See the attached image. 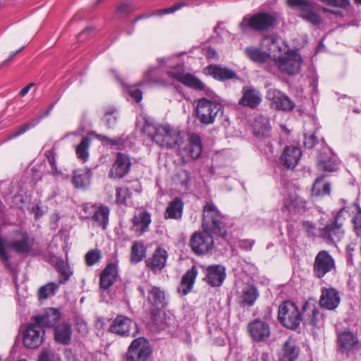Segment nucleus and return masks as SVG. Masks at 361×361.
I'll return each instance as SVG.
<instances>
[{
    "label": "nucleus",
    "mask_w": 361,
    "mask_h": 361,
    "mask_svg": "<svg viewBox=\"0 0 361 361\" xmlns=\"http://www.w3.org/2000/svg\"><path fill=\"white\" fill-rule=\"evenodd\" d=\"M55 105V103H52L47 109V111L42 114L39 118L32 120L30 122L26 123L23 124L22 126H20L15 133L13 134H11L6 140H4L1 143L7 142L13 138L17 137L24 133H25L28 129L30 128H33L35 126H37L44 117H47L49 116L51 110L53 109L54 106Z\"/></svg>",
    "instance_id": "4c0bfd02"
},
{
    "label": "nucleus",
    "mask_w": 361,
    "mask_h": 361,
    "mask_svg": "<svg viewBox=\"0 0 361 361\" xmlns=\"http://www.w3.org/2000/svg\"><path fill=\"white\" fill-rule=\"evenodd\" d=\"M190 245L192 252L197 255H203L209 252L214 245L212 235L206 231L195 232L190 240Z\"/></svg>",
    "instance_id": "f8f14e48"
},
{
    "label": "nucleus",
    "mask_w": 361,
    "mask_h": 361,
    "mask_svg": "<svg viewBox=\"0 0 361 361\" xmlns=\"http://www.w3.org/2000/svg\"><path fill=\"white\" fill-rule=\"evenodd\" d=\"M179 153L183 157L198 159L202 152V140L199 135L192 133L189 135L187 144L178 147Z\"/></svg>",
    "instance_id": "aec40b11"
},
{
    "label": "nucleus",
    "mask_w": 361,
    "mask_h": 361,
    "mask_svg": "<svg viewBox=\"0 0 361 361\" xmlns=\"http://www.w3.org/2000/svg\"><path fill=\"white\" fill-rule=\"evenodd\" d=\"M307 202L296 194H288L284 198V208L290 214H301L306 209Z\"/></svg>",
    "instance_id": "c85d7f7f"
},
{
    "label": "nucleus",
    "mask_w": 361,
    "mask_h": 361,
    "mask_svg": "<svg viewBox=\"0 0 361 361\" xmlns=\"http://www.w3.org/2000/svg\"><path fill=\"white\" fill-rule=\"evenodd\" d=\"M299 353L300 348L296 345L295 341L289 338L283 345L280 361H295Z\"/></svg>",
    "instance_id": "2f4dec72"
},
{
    "label": "nucleus",
    "mask_w": 361,
    "mask_h": 361,
    "mask_svg": "<svg viewBox=\"0 0 361 361\" xmlns=\"http://www.w3.org/2000/svg\"><path fill=\"white\" fill-rule=\"evenodd\" d=\"M128 93L136 102H140L142 99V92L136 86H131L128 88Z\"/></svg>",
    "instance_id": "bf43d9fd"
},
{
    "label": "nucleus",
    "mask_w": 361,
    "mask_h": 361,
    "mask_svg": "<svg viewBox=\"0 0 361 361\" xmlns=\"http://www.w3.org/2000/svg\"><path fill=\"white\" fill-rule=\"evenodd\" d=\"M91 143V138L86 136L84 137L80 143L76 147L75 151L78 158L86 161L89 158V147Z\"/></svg>",
    "instance_id": "de8ad7c7"
},
{
    "label": "nucleus",
    "mask_w": 361,
    "mask_h": 361,
    "mask_svg": "<svg viewBox=\"0 0 361 361\" xmlns=\"http://www.w3.org/2000/svg\"><path fill=\"white\" fill-rule=\"evenodd\" d=\"M56 269L60 275L59 284H64L72 275L69 265L61 259L56 261Z\"/></svg>",
    "instance_id": "a18cd8bd"
},
{
    "label": "nucleus",
    "mask_w": 361,
    "mask_h": 361,
    "mask_svg": "<svg viewBox=\"0 0 361 361\" xmlns=\"http://www.w3.org/2000/svg\"><path fill=\"white\" fill-rule=\"evenodd\" d=\"M252 127L255 135L262 137L271 136V127L268 117L262 115L256 116Z\"/></svg>",
    "instance_id": "473e14b6"
},
{
    "label": "nucleus",
    "mask_w": 361,
    "mask_h": 361,
    "mask_svg": "<svg viewBox=\"0 0 361 361\" xmlns=\"http://www.w3.org/2000/svg\"><path fill=\"white\" fill-rule=\"evenodd\" d=\"M116 202L119 204H128L131 197L130 189L127 187L117 188L116 190Z\"/></svg>",
    "instance_id": "3c124183"
},
{
    "label": "nucleus",
    "mask_w": 361,
    "mask_h": 361,
    "mask_svg": "<svg viewBox=\"0 0 361 361\" xmlns=\"http://www.w3.org/2000/svg\"><path fill=\"white\" fill-rule=\"evenodd\" d=\"M276 17L267 12H259L253 15H245L239 23L241 32L246 34L249 30L264 32L269 30L276 23Z\"/></svg>",
    "instance_id": "423d86ee"
},
{
    "label": "nucleus",
    "mask_w": 361,
    "mask_h": 361,
    "mask_svg": "<svg viewBox=\"0 0 361 361\" xmlns=\"http://www.w3.org/2000/svg\"><path fill=\"white\" fill-rule=\"evenodd\" d=\"M130 166L131 162L129 157L126 154L119 152L110 169L109 176L112 178H121L129 172Z\"/></svg>",
    "instance_id": "4be33fe9"
},
{
    "label": "nucleus",
    "mask_w": 361,
    "mask_h": 361,
    "mask_svg": "<svg viewBox=\"0 0 361 361\" xmlns=\"http://www.w3.org/2000/svg\"><path fill=\"white\" fill-rule=\"evenodd\" d=\"M61 317L60 312L54 308L45 310L42 314L35 315L33 319L42 329L54 327Z\"/></svg>",
    "instance_id": "5701e85b"
},
{
    "label": "nucleus",
    "mask_w": 361,
    "mask_h": 361,
    "mask_svg": "<svg viewBox=\"0 0 361 361\" xmlns=\"http://www.w3.org/2000/svg\"><path fill=\"white\" fill-rule=\"evenodd\" d=\"M311 310V316L310 317V319H308L309 322L312 324L314 326L317 325L318 324V319L317 317L319 315V310L316 307H312L310 306V309Z\"/></svg>",
    "instance_id": "69168bd1"
},
{
    "label": "nucleus",
    "mask_w": 361,
    "mask_h": 361,
    "mask_svg": "<svg viewBox=\"0 0 361 361\" xmlns=\"http://www.w3.org/2000/svg\"><path fill=\"white\" fill-rule=\"evenodd\" d=\"M337 347L341 353L349 354L358 351L360 343L356 334L350 331L337 333Z\"/></svg>",
    "instance_id": "f3484780"
},
{
    "label": "nucleus",
    "mask_w": 361,
    "mask_h": 361,
    "mask_svg": "<svg viewBox=\"0 0 361 361\" xmlns=\"http://www.w3.org/2000/svg\"><path fill=\"white\" fill-rule=\"evenodd\" d=\"M197 275V271L195 266H192L183 276L180 286H178V292L183 295L189 293L195 283Z\"/></svg>",
    "instance_id": "72a5a7b5"
},
{
    "label": "nucleus",
    "mask_w": 361,
    "mask_h": 361,
    "mask_svg": "<svg viewBox=\"0 0 361 361\" xmlns=\"http://www.w3.org/2000/svg\"><path fill=\"white\" fill-rule=\"evenodd\" d=\"M248 334L256 343H267L271 336V326L266 321L255 319L247 324Z\"/></svg>",
    "instance_id": "4468645a"
},
{
    "label": "nucleus",
    "mask_w": 361,
    "mask_h": 361,
    "mask_svg": "<svg viewBox=\"0 0 361 361\" xmlns=\"http://www.w3.org/2000/svg\"><path fill=\"white\" fill-rule=\"evenodd\" d=\"M302 152L300 148L294 146L285 147L281 157V163L287 168H294L300 160Z\"/></svg>",
    "instance_id": "cd10ccee"
},
{
    "label": "nucleus",
    "mask_w": 361,
    "mask_h": 361,
    "mask_svg": "<svg viewBox=\"0 0 361 361\" xmlns=\"http://www.w3.org/2000/svg\"><path fill=\"white\" fill-rule=\"evenodd\" d=\"M224 105L215 99L205 97L198 99L196 106V115L200 123L210 125L224 116Z\"/></svg>",
    "instance_id": "39448f33"
},
{
    "label": "nucleus",
    "mask_w": 361,
    "mask_h": 361,
    "mask_svg": "<svg viewBox=\"0 0 361 361\" xmlns=\"http://www.w3.org/2000/svg\"><path fill=\"white\" fill-rule=\"evenodd\" d=\"M206 70L208 74L219 80H226L236 78V73L233 71L219 65H209Z\"/></svg>",
    "instance_id": "c9c22d12"
},
{
    "label": "nucleus",
    "mask_w": 361,
    "mask_h": 361,
    "mask_svg": "<svg viewBox=\"0 0 361 361\" xmlns=\"http://www.w3.org/2000/svg\"><path fill=\"white\" fill-rule=\"evenodd\" d=\"M336 269L334 258L326 250L319 251L315 256L313 263V274L318 279L323 278L328 273Z\"/></svg>",
    "instance_id": "9d476101"
},
{
    "label": "nucleus",
    "mask_w": 361,
    "mask_h": 361,
    "mask_svg": "<svg viewBox=\"0 0 361 361\" xmlns=\"http://www.w3.org/2000/svg\"><path fill=\"white\" fill-rule=\"evenodd\" d=\"M169 77L196 90H204L205 85L191 73H185L184 66L178 64L166 72Z\"/></svg>",
    "instance_id": "1a4fd4ad"
},
{
    "label": "nucleus",
    "mask_w": 361,
    "mask_h": 361,
    "mask_svg": "<svg viewBox=\"0 0 361 361\" xmlns=\"http://www.w3.org/2000/svg\"><path fill=\"white\" fill-rule=\"evenodd\" d=\"M92 32L93 28L88 27L79 33L78 39L81 42L85 41Z\"/></svg>",
    "instance_id": "338daca9"
},
{
    "label": "nucleus",
    "mask_w": 361,
    "mask_h": 361,
    "mask_svg": "<svg viewBox=\"0 0 361 361\" xmlns=\"http://www.w3.org/2000/svg\"><path fill=\"white\" fill-rule=\"evenodd\" d=\"M267 99L270 102L271 107L276 110L289 111L295 107L294 102L288 95L275 88L268 90Z\"/></svg>",
    "instance_id": "2eb2a0df"
},
{
    "label": "nucleus",
    "mask_w": 361,
    "mask_h": 361,
    "mask_svg": "<svg viewBox=\"0 0 361 361\" xmlns=\"http://www.w3.org/2000/svg\"><path fill=\"white\" fill-rule=\"evenodd\" d=\"M202 228L207 233L225 238L228 235V219L222 215L216 207L207 202L202 210Z\"/></svg>",
    "instance_id": "f03ea898"
},
{
    "label": "nucleus",
    "mask_w": 361,
    "mask_h": 361,
    "mask_svg": "<svg viewBox=\"0 0 361 361\" xmlns=\"http://www.w3.org/2000/svg\"><path fill=\"white\" fill-rule=\"evenodd\" d=\"M59 283L49 282L44 286H41L38 290V296L39 299H47L49 297L55 295L56 291L59 288Z\"/></svg>",
    "instance_id": "09e8293b"
},
{
    "label": "nucleus",
    "mask_w": 361,
    "mask_h": 361,
    "mask_svg": "<svg viewBox=\"0 0 361 361\" xmlns=\"http://www.w3.org/2000/svg\"><path fill=\"white\" fill-rule=\"evenodd\" d=\"M255 240H242L239 241L238 246L242 249L250 250L252 249Z\"/></svg>",
    "instance_id": "774afa93"
},
{
    "label": "nucleus",
    "mask_w": 361,
    "mask_h": 361,
    "mask_svg": "<svg viewBox=\"0 0 361 361\" xmlns=\"http://www.w3.org/2000/svg\"><path fill=\"white\" fill-rule=\"evenodd\" d=\"M92 134L94 135L95 136V137H97L99 140H101L102 142H106L107 144H109L110 145L117 146V145H120L122 143V140L121 138L111 139V138L108 137L107 136L100 135V134H97L94 132L92 133Z\"/></svg>",
    "instance_id": "13d9d810"
},
{
    "label": "nucleus",
    "mask_w": 361,
    "mask_h": 361,
    "mask_svg": "<svg viewBox=\"0 0 361 361\" xmlns=\"http://www.w3.org/2000/svg\"><path fill=\"white\" fill-rule=\"evenodd\" d=\"M146 132L161 147L171 149L176 146L179 147L183 142L180 130L169 124L147 126Z\"/></svg>",
    "instance_id": "f257e3e1"
},
{
    "label": "nucleus",
    "mask_w": 361,
    "mask_h": 361,
    "mask_svg": "<svg viewBox=\"0 0 361 361\" xmlns=\"http://www.w3.org/2000/svg\"><path fill=\"white\" fill-rule=\"evenodd\" d=\"M302 63V58L299 54L289 51L281 56H278L274 61L275 66L279 70L289 75L299 73Z\"/></svg>",
    "instance_id": "0eeeda50"
},
{
    "label": "nucleus",
    "mask_w": 361,
    "mask_h": 361,
    "mask_svg": "<svg viewBox=\"0 0 361 361\" xmlns=\"http://www.w3.org/2000/svg\"><path fill=\"white\" fill-rule=\"evenodd\" d=\"M190 4V1H188V0L181 1L180 2L175 4L174 5H173L172 6H171L169 8L158 10L155 14L159 15V16H163L165 14L173 13L176 12V11L182 8L183 7L189 6Z\"/></svg>",
    "instance_id": "864d4df0"
},
{
    "label": "nucleus",
    "mask_w": 361,
    "mask_h": 361,
    "mask_svg": "<svg viewBox=\"0 0 361 361\" xmlns=\"http://www.w3.org/2000/svg\"><path fill=\"white\" fill-rule=\"evenodd\" d=\"M147 302L150 305V313L152 317H155L159 314V310L165 307L166 294L164 290L160 287L147 285Z\"/></svg>",
    "instance_id": "dca6fc26"
},
{
    "label": "nucleus",
    "mask_w": 361,
    "mask_h": 361,
    "mask_svg": "<svg viewBox=\"0 0 361 361\" xmlns=\"http://www.w3.org/2000/svg\"><path fill=\"white\" fill-rule=\"evenodd\" d=\"M354 228L357 235L361 234V208L358 207V212L356 215L353 218Z\"/></svg>",
    "instance_id": "e2e57ef3"
},
{
    "label": "nucleus",
    "mask_w": 361,
    "mask_h": 361,
    "mask_svg": "<svg viewBox=\"0 0 361 361\" xmlns=\"http://www.w3.org/2000/svg\"><path fill=\"white\" fill-rule=\"evenodd\" d=\"M259 297V291L254 285H246L241 293L240 304L242 306L252 307Z\"/></svg>",
    "instance_id": "58836bf2"
},
{
    "label": "nucleus",
    "mask_w": 361,
    "mask_h": 361,
    "mask_svg": "<svg viewBox=\"0 0 361 361\" xmlns=\"http://www.w3.org/2000/svg\"><path fill=\"white\" fill-rule=\"evenodd\" d=\"M317 167L319 171L331 173L337 171L338 166L331 155L321 153L317 158Z\"/></svg>",
    "instance_id": "f704fd0d"
},
{
    "label": "nucleus",
    "mask_w": 361,
    "mask_h": 361,
    "mask_svg": "<svg viewBox=\"0 0 361 361\" xmlns=\"http://www.w3.org/2000/svg\"><path fill=\"white\" fill-rule=\"evenodd\" d=\"M318 142L314 134L310 135H305L304 145L306 148L311 149Z\"/></svg>",
    "instance_id": "0e129e2a"
},
{
    "label": "nucleus",
    "mask_w": 361,
    "mask_h": 361,
    "mask_svg": "<svg viewBox=\"0 0 361 361\" xmlns=\"http://www.w3.org/2000/svg\"><path fill=\"white\" fill-rule=\"evenodd\" d=\"M343 234L342 224L338 222V216L334 217L331 222L319 230L320 237L329 243L340 241Z\"/></svg>",
    "instance_id": "6ab92c4d"
},
{
    "label": "nucleus",
    "mask_w": 361,
    "mask_h": 361,
    "mask_svg": "<svg viewBox=\"0 0 361 361\" xmlns=\"http://www.w3.org/2000/svg\"><path fill=\"white\" fill-rule=\"evenodd\" d=\"M151 221L150 214L147 211H141L135 214L132 219V230L141 235L148 231Z\"/></svg>",
    "instance_id": "bb28decb"
},
{
    "label": "nucleus",
    "mask_w": 361,
    "mask_h": 361,
    "mask_svg": "<svg viewBox=\"0 0 361 361\" xmlns=\"http://www.w3.org/2000/svg\"><path fill=\"white\" fill-rule=\"evenodd\" d=\"M54 340L56 343L68 345L70 343L72 336L71 325L66 322H63L54 327Z\"/></svg>",
    "instance_id": "7c9ffc66"
},
{
    "label": "nucleus",
    "mask_w": 361,
    "mask_h": 361,
    "mask_svg": "<svg viewBox=\"0 0 361 361\" xmlns=\"http://www.w3.org/2000/svg\"><path fill=\"white\" fill-rule=\"evenodd\" d=\"M109 331L121 336H135L138 334L137 324L124 315H118L109 327Z\"/></svg>",
    "instance_id": "ddd939ff"
},
{
    "label": "nucleus",
    "mask_w": 361,
    "mask_h": 361,
    "mask_svg": "<svg viewBox=\"0 0 361 361\" xmlns=\"http://www.w3.org/2000/svg\"><path fill=\"white\" fill-rule=\"evenodd\" d=\"M242 97L239 100L240 105L255 109L262 101L261 92L252 86H244L242 90Z\"/></svg>",
    "instance_id": "412c9836"
},
{
    "label": "nucleus",
    "mask_w": 361,
    "mask_h": 361,
    "mask_svg": "<svg viewBox=\"0 0 361 361\" xmlns=\"http://www.w3.org/2000/svg\"><path fill=\"white\" fill-rule=\"evenodd\" d=\"M152 353L149 343L143 337L135 339L128 348L126 361H147Z\"/></svg>",
    "instance_id": "9b49d317"
},
{
    "label": "nucleus",
    "mask_w": 361,
    "mask_h": 361,
    "mask_svg": "<svg viewBox=\"0 0 361 361\" xmlns=\"http://www.w3.org/2000/svg\"><path fill=\"white\" fill-rule=\"evenodd\" d=\"M118 277V267L113 263L108 264L101 272L99 286L102 289H108L115 283Z\"/></svg>",
    "instance_id": "a878e982"
},
{
    "label": "nucleus",
    "mask_w": 361,
    "mask_h": 361,
    "mask_svg": "<svg viewBox=\"0 0 361 361\" xmlns=\"http://www.w3.org/2000/svg\"><path fill=\"white\" fill-rule=\"evenodd\" d=\"M262 45L267 49L269 56L273 55L276 57L277 52L282 51V47L279 45L277 39L274 36L265 37L262 41Z\"/></svg>",
    "instance_id": "37998d69"
},
{
    "label": "nucleus",
    "mask_w": 361,
    "mask_h": 361,
    "mask_svg": "<svg viewBox=\"0 0 361 361\" xmlns=\"http://www.w3.org/2000/svg\"><path fill=\"white\" fill-rule=\"evenodd\" d=\"M324 177H318L315 180L312 189V195L316 197H323L329 195L331 192V184L324 183Z\"/></svg>",
    "instance_id": "79ce46f5"
},
{
    "label": "nucleus",
    "mask_w": 361,
    "mask_h": 361,
    "mask_svg": "<svg viewBox=\"0 0 361 361\" xmlns=\"http://www.w3.org/2000/svg\"><path fill=\"white\" fill-rule=\"evenodd\" d=\"M103 119L108 128H114L116 125L118 119L116 110L114 109H109L106 110Z\"/></svg>",
    "instance_id": "5fc2aeb1"
},
{
    "label": "nucleus",
    "mask_w": 361,
    "mask_h": 361,
    "mask_svg": "<svg viewBox=\"0 0 361 361\" xmlns=\"http://www.w3.org/2000/svg\"><path fill=\"white\" fill-rule=\"evenodd\" d=\"M288 5L298 11V16L313 25H319L322 18L317 13L312 3L307 0H287Z\"/></svg>",
    "instance_id": "6e6552de"
},
{
    "label": "nucleus",
    "mask_w": 361,
    "mask_h": 361,
    "mask_svg": "<svg viewBox=\"0 0 361 361\" xmlns=\"http://www.w3.org/2000/svg\"><path fill=\"white\" fill-rule=\"evenodd\" d=\"M133 11V8L130 2H123L117 8V12L123 16H128Z\"/></svg>",
    "instance_id": "052dcab7"
},
{
    "label": "nucleus",
    "mask_w": 361,
    "mask_h": 361,
    "mask_svg": "<svg viewBox=\"0 0 361 361\" xmlns=\"http://www.w3.org/2000/svg\"><path fill=\"white\" fill-rule=\"evenodd\" d=\"M167 257V252L161 247H158L153 255L146 260V265L154 272L160 271L166 266Z\"/></svg>",
    "instance_id": "c756f323"
},
{
    "label": "nucleus",
    "mask_w": 361,
    "mask_h": 361,
    "mask_svg": "<svg viewBox=\"0 0 361 361\" xmlns=\"http://www.w3.org/2000/svg\"><path fill=\"white\" fill-rule=\"evenodd\" d=\"M154 70H155V68H151L147 71V72L145 73V80L148 82H152V83L153 82V83H156V84H159V85H166V82H165L164 81L161 80L154 79L152 77V74Z\"/></svg>",
    "instance_id": "680f3d73"
},
{
    "label": "nucleus",
    "mask_w": 361,
    "mask_h": 361,
    "mask_svg": "<svg viewBox=\"0 0 361 361\" xmlns=\"http://www.w3.org/2000/svg\"><path fill=\"white\" fill-rule=\"evenodd\" d=\"M44 335V331L39 325L29 324L23 332V344L27 348H37L43 343Z\"/></svg>",
    "instance_id": "a211bd4d"
},
{
    "label": "nucleus",
    "mask_w": 361,
    "mask_h": 361,
    "mask_svg": "<svg viewBox=\"0 0 361 361\" xmlns=\"http://www.w3.org/2000/svg\"><path fill=\"white\" fill-rule=\"evenodd\" d=\"M102 258L101 252L99 250H91L87 252L85 256L87 265L92 266L99 262Z\"/></svg>",
    "instance_id": "6e6d98bb"
},
{
    "label": "nucleus",
    "mask_w": 361,
    "mask_h": 361,
    "mask_svg": "<svg viewBox=\"0 0 361 361\" xmlns=\"http://www.w3.org/2000/svg\"><path fill=\"white\" fill-rule=\"evenodd\" d=\"M92 172L90 169H78L73 171L72 183L75 188L83 189L90 184Z\"/></svg>",
    "instance_id": "ea45409f"
},
{
    "label": "nucleus",
    "mask_w": 361,
    "mask_h": 361,
    "mask_svg": "<svg viewBox=\"0 0 361 361\" xmlns=\"http://www.w3.org/2000/svg\"><path fill=\"white\" fill-rule=\"evenodd\" d=\"M146 255V250L143 243L135 242L131 247L130 261L133 263L141 262Z\"/></svg>",
    "instance_id": "49530a36"
},
{
    "label": "nucleus",
    "mask_w": 361,
    "mask_h": 361,
    "mask_svg": "<svg viewBox=\"0 0 361 361\" xmlns=\"http://www.w3.org/2000/svg\"><path fill=\"white\" fill-rule=\"evenodd\" d=\"M37 361H61V357L55 350L45 348L41 351Z\"/></svg>",
    "instance_id": "8fccbe9b"
},
{
    "label": "nucleus",
    "mask_w": 361,
    "mask_h": 361,
    "mask_svg": "<svg viewBox=\"0 0 361 361\" xmlns=\"http://www.w3.org/2000/svg\"><path fill=\"white\" fill-rule=\"evenodd\" d=\"M4 240V249L8 256V262H4L0 258L1 264L11 271L14 270L11 264V256L8 249L14 251L17 254L24 255L29 253L34 245V239L30 238L26 231H15L12 233L9 239L6 240L1 236Z\"/></svg>",
    "instance_id": "7ed1b4c3"
},
{
    "label": "nucleus",
    "mask_w": 361,
    "mask_h": 361,
    "mask_svg": "<svg viewBox=\"0 0 361 361\" xmlns=\"http://www.w3.org/2000/svg\"><path fill=\"white\" fill-rule=\"evenodd\" d=\"M109 216V209L105 206H100L92 216L93 220L101 226L103 229H106Z\"/></svg>",
    "instance_id": "c03bdc74"
},
{
    "label": "nucleus",
    "mask_w": 361,
    "mask_h": 361,
    "mask_svg": "<svg viewBox=\"0 0 361 361\" xmlns=\"http://www.w3.org/2000/svg\"><path fill=\"white\" fill-rule=\"evenodd\" d=\"M310 309V302H305L300 310L297 305L291 300L283 301L278 308V319L286 328L295 330L300 324L303 319V312Z\"/></svg>",
    "instance_id": "20e7f679"
},
{
    "label": "nucleus",
    "mask_w": 361,
    "mask_h": 361,
    "mask_svg": "<svg viewBox=\"0 0 361 361\" xmlns=\"http://www.w3.org/2000/svg\"><path fill=\"white\" fill-rule=\"evenodd\" d=\"M338 292L334 288H324L319 298L322 307L329 310H335L340 303Z\"/></svg>",
    "instance_id": "393cba45"
},
{
    "label": "nucleus",
    "mask_w": 361,
    "mask_h": 361,
    "mask_svg": "<svg viewBox=\"0 0 361 361\" xmlns=\"http://www.w3.org/2000/svg\"><path fill=\"white\" fill-rule=\"evenodd\" d=\"M324 5L331 7L345 8L350 4L349 0H319Z\"/></svg>",
    "instance_id": "4d7b16f0"
},
{
    "label": "nucleus",
    "mask_w": 361,
    "mask_h": 361,
    "mask_svg": "<svg viewBox=\"0 0 361 361\" xmlns=\"http://www.w3.org/2000/svg\"><path fill=\"white\" fill-rule=\"evenodd\" d=\"M226 278V269L224 266L215 264L206 269L205 281L212 287H219Z\"/></svg>",
    "instance_id": "b1692460"
},
{
    "label": "nucleus",
    "mask_w": 361,
    "mask_h": 361,
    "mask_svg": "<svg viewBox=\"0 0 361 361\" xmlns=\"http://www.w3.org/2000/svg\"><path fill=\"white\" fill-rule=\"evenodd\" d=\"M45 157L51 166V173L54 175H59L61 173V171L57 169L56 162V152L54 146L51 150L45 153Z\"/></svg>",
    "instance_id": "603ef678"
},
{
    "label": "nucleus",
    "mask_w": 361,
    "mask_h": 361,
    "mask_svg": "<svg viewBox=\"0 0 361 361\" xmlns=\"http://www.w3.org/2000/svg\"><path fill=\"white\" fill-rule=\"evenodd\" d=\"M245 54L252 61L263 63L269 59V54L260 48L248 47L245 49Z\"/></svg>",
    "instance_id": "a19ab883"
},
{
    "label": "nucleus",
    "mask_w": 361,
    "mask_h": 361,
    "mask_svg": "<svg viewBox=\"0 0 361 361\" xmlns=\"http://www.w3.org/2000/svg\"><path fill=\"white\" fill-rule=\"evenodd\" d=\"M183 210V202L179 197L174 198L168 205L164 213L166 219H181Z\"/></svg>",
    "instance_id": "e433bc0d"
}]
</instances>
